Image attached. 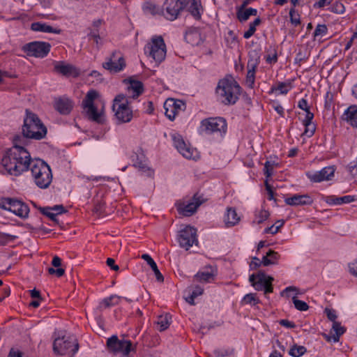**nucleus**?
Wrapping results in <instances>:
<instances>
[{"instance_id": "4468645a", "label": "nucleus", "mask_w": 357, "mask_h": 357, "mask_svg": "<svg viewBox=\"0 0 357 357\" xmlns=\"http://www.w3.org/2000/svg\"><path fill=\"white\" fill-rule=\"evenodd\" d=\"M177 240L181 248H185L186 250H189L193 244L197 245L198 243L197 229L189 225L185 226L179 230Z\"/></svg>"}, {"instance_id": "a18cd8bd", "label": "nucleus", "mask_w": 357, "mask_h": 357, "mask_svg": "<svg viewBox=\"0 0 357 357\" xmlns=\"http://www.w3.org/2000/svg\"><path fill=\"white\" fill-rule=\"evenodd\" d=\"M144 9L146 12H148L152 15H157L162 13V8L156 6L154 4L147 3L144 6Z\"/></svg>"}, {"instance_id": "ea45409f", "label": "nucleus", "mask_w": 357, "mask_h": 357, "mask_svg": "<svg viewBox=\"0 0 357 357\" xmlns=\"http://www.w3.org/2000/svg\"><path fill=\"white\" fill-rule=\"evenodd\" d=\"M185 38L188 43H190L192 45L195 43L197 44L198 42L193 40V38H195L197 40H199L200 38V34L197 31H189L186 32Z\"/></svg>"}, {"instance_id": "6e6d98bb", "label": "nucleus", "mask_w": 357, "mask_h": 357, "mask_svg": "<svg viewBox=\"0 0 357 357\" xmlns=\"http://www.w3.org/2000/svg\"><path fill=\"white\" fill-rule=\"evenodd\" d=\"M48 273L50 275L55 274L57 277H61L65 273V270L62 268H58L56 269L50 267L47 269Z\"/></svg>"}, {"instance_id": "473e14b6", "label": "nucleus", "mask_w": 357, "mask_h": 357, "mask_svg": "<svg viewBox=\"0 0 357 357\" xmlns=\"http://www.w3.org/2000/svg\"><path fill=\"white\" fill-rule=\"evenodd\" d=\"M121 297L116 295H112L108 298H105L100 303V308H107L111 306L117 305L119 303Z\"/></svg>"}, {"instance_id": "20e7f679", "label": "nucleus", "mask_w": 357, "mask_h": 357, "mask_svg": "<svg viewBox=\"0 0 357 357\" xmlns=\"http://www.w3.org/2000/svg\"><path fill=\"white\" fill-rule=\"evenodd\" d=\"M35 184L41 189L47 188L52 181L50 166L43 160L33 159L29 167Z\"/></svg>"}, {"instance_id": "2f4dec72", "label": "nucleus", "mask_w": 357, "mask_h": 357, "mask_svg": "<svg viewBox=\"0 0 357 357\" xmlns=\"http://www.w3.org/2000/svg\"><path fill=\"white\" fill-rule=\"evenodd\" d=\"M332 330L335 332L333 335V342H339L340 337L344 333L346 328L341 326V324L337 321H334L332 326Z\"/></svg>"}, {"instance_id": "a878e982", "label": "nucleus", "mask_w": 357, "mask_h": 357, "mask_svg": "<svg viewBox=\"0 0 357 357\" xmlns=\"http://www.w3.org/2000/svg\"><path fill=\"white\" fill-rule=\"evenodd\" d=\"M72 107V102L66 98H59L55 102V109L62 114H69Z\"/></svg>"}, {"instance_id": "e2e57ef3", "label": "nucleus", "mask_w": 357, "mask_h": 357, "mask_svg": "<svg viewBox=\"0 0 357 357\" xmlns=\"http://www.w3.org/2000/svg\"><path fill=\"white\" fill-rule=\"evenodd\" d=\"M325 201L327 204L330 205H339L338 197H336L335 195L327 196L325 198Z\"/></svg>"}, {"instance_id": "72a5a7b5", "label": "nucleus", "mask_w": 357, "mask_h": 357, "mask_svg": "<svg viewBox=\"0 0 357 357\" xmlns=\"http://www.w3.org/2000/svg\"><path fill=\"white\" fill-rule=\"evenodd\" d=\"M214 276L215 274L211 270V271H199L195 275V278L199 282H210L214 279Z\"/></svg>"}, {"instance_id": "338daca9", "label": "nucleus", "mask_w": 357, "mask_h": 357, "mask_svg": "<svg viewBox=\"0 0 357 357\" xmlns=\"http://www.w3.org/2000/svg\"><path fill=\"white\" fill-rule=\"evenodd\" d=\"M104 23V21L101 19H98L94 20L92 22V29H90L91 31H97V30L99 31L100 26Z\"/></svg>"}, {"instance_id": "0e129e2a", "label": "nucleus", "mask_w": 357, "mask_h": 357, "mask_svg": "<svg viewBox=\"0 0 357 357\" xmlns=\"http://www.w3.org/2000/svg\"><path fill=\"white\" fill-rule=\"evenodd\" d=\"M262 264V259L260 261L259 258L255 257L252 258V260L250 264V267L251 269H257Z\"/></svg>"}, {"instance_id": "4c0bfd02", "label": "nucleus", "mask_w": 357, "mask_h": 357, "mask_svg": "<svg viewBox=\"0 0 357 357\" xmlns=\"http://www.w3.org/2000/svg\"><path fill=\"white\" fill-rule=\"evenodd\" d=\"M310 53L306 48L300 49L294 59L295 63H300L308 59Z\"/></svg>"}, {"instance_id": "de8ad7c7", "label": "nucleus", "mask_w": 357, "mask_h": 357, "mask_svg": "<svg viewBox=\"0 0 357 357\" xmlns=\"http://www.w3.org/2000/svg\"><path fill=\"white\" fill-rule=\"evenodd\" d=\"M121 104H126V105L129 104L128 98L123 94H119L114 98L112 107H116Z\"/></svg>"}, {"instance_id": "c9c22d12", "label": "nucleus", "mask_w": 357, "mask_h": 357, "mask_svg": "<svg viewBox=\"0 0 357 357\" xmlns=\"http://www.w3.org/2000/svg\"><path fill=\"white\" fill-rule=\"evenodd\" d=\"M306 351L307 349L305 347L294 344L290 349L289 354L293 357H300L303 356Z\"/></svg>"}, {"instance_id": "c756f323", "label": "nucleus", "mask_w": 357, "mask_h": 357, "mask_svg": "<svg viewBox=\"0 0 357 357\" xmlns=\"http://www.w3.org/2000/svg\"><path fill=\"white\" fill-rule=\"evenodd\" d=\"M280 255L272 250H269L266 255L262 257V264L265 266L278 264Z\"/></svg>"}, {"instance_id": "ddd939ff", "label": "nucleus", "mask_w": 357, "mask_h": 357, "mask_svg": "<svg viewBox=\"0 0 357 357\" xmlns=\"http://www.w3.org/2000/svg\"><path fill=\"white\" fill-rule=\"evenodd\" d=\"M51 45L49 43L43 41H33L22 46V50L28 56L36 58L45 57L50 51Z\"/></svg>"}, {"instance_id": "a19ab883", "label": "nucleus", "mask_w": 357, "mask_h": 357, "mask_svg": "<svg viewBox=\"0 0 357 357\" xmlns=\"http://www.w3.org/2000/svg\"><path fill=\"white\" fill-rule=\"evenodd\" d=\"M242 303L243 304H250L252 305H255L256 304L259 303V300L257 298L255 294L250 293V294H246L243 297V298L242 300Z\"/></svg>"}, {"instance_id": "2eb2a0df", "label": "nucleus", "mask_w": 357, "mask_h": 357, "mask_svg": "<svg viewBox=\"0 0 357 357\" xmlns=\"http://www.w3.org/2000/svg\"><path fill=\"white\" fill-rule=\"evenodd\" d=\"M259 63V56L256 52L249 54V59L247 64L248 73L246 76V84L252 89L255 84V71Z\"/></svg>"}, {"instance_id": "9b49d317", "label": "nucleus", "mask_w": 357, "mask_h": 357, "mask_svg": "<svg viewBox=\"0 0 357 357\" xmlns=\"http://www.w3.org/2000/svg\"><path fill=\"white\" fill-rule=\"evenodd\" d=\"M227 131V122L222 117H211L202 121L199 132L206 135L214 132L225 134Z\"/></svg>"}, {"instance_id": "0eeeda50", "label": "nucleus", "mask_w": 357, "mask_h": 357, "mask_svg": "<svg viewBox=\"0 0 357 357\" xmlns=\"http://www.w3.org/2000/svg\"><path fill=\"white\" fill-rule=\"evenodd\" d=\"M166 45L162 36H154L144 47V52L156 63H161L166 56Z\"/></svg>"}, {"instance_id": "423d86ee", "label": "nucleus", "mask_w": 357, "mask_h": 357, "mask_svg": "<svg viewBox=\"0 0 357 357\" xmlns=\"http://www.w3.org/2000/svg\"><path fill=\"white\" fill-rule=\"evenodd\" d=\"M109 353L121 354V357H131V352H135L136 345L133 346L130 340H119L116 335H112L107 341Z\"/></svg>"}, {"instance_id": "13d9d810", "label": "nucleus", "mask_w": 357, "mask_h": 357, "mask_svg": "<svg viewBox=\"0 0 357 357\" xmlns=\"http://www.w3.org/2000/svg\"><path fill=\"white\" fill-rule=\"evenodd\" d=\"M325 313L330 321H331L333 323H334V321H336L337 315L335 310L333 309L326 308Z\"/></svg>"}, {"instance_id": "5701e85b", "label": "nucleus", "mask_w": 357, "mask_h": 357, "mask_svg": "<svg viewBox=\"0 0 357 357\" xmlns=\"http://www.w3.org/2000/svg\"><path fill=\"white\" fill-rule=\"evenodd\" d=\"M54 69L57 73L64 76L78 75L77 69L73 65L66 64L63 61L56 62L54 64Z\"/></svg>"}, {"instance_id": "c85d7f7f", "label": "nucleus", "mask_w": 357, "mask_h": 357, "mask_svg": "<svg viewBox=\"0 0 357 357\" xmlns=\"http://www.w3.org/2000/svg\"><path fill=\"white\" fill-rule=\"evenodd\" d=\"M142 258L144 259L147 262V264L151 266V269L154 272L156 280L160 282H163L164 278L161 273L160 272L159 269L158 268L156 263L151 257V256L149 255L148 254H144L142 255Z\"/></svg>"}, {"instance_id": "1a4fd4ad", "label": "nucleus", "mask_w": 357, "mask_h": 357, "mask_svg": "<svg viewBox=\"0 0 357 357\" xmlns=\"http://www.w3.org/2000/svg\"><path fill=\"white\" fill-rule=\"evenodd\" d=\"M98 96L95 90H90L87 92L84 99L82 100V107L90 119L98 123H102L104 117L102 112H98L94 105V100Z\"/></svg>"}, {"instance_id": "58836bf2", "label": "nucleus", "mask_w": 357, "mask_h": 357, "mask_svg": "<svg viewBox=\"0 0 357 357\" xmlns=\"http://www.w3.org/2000/svg\"><path fill=\"white\" fill-rule=\"evenodd\" d=\"M88 38L89 39H93L94 43H96V47L98 50H99L100 48V47L102 45V39L100 36V34L98 33V30H97V31H91L89 33H88Z\"/></svg>"}, {"instance_id": "79ce46f5", "label": "nucleus", "mask_w": 357, "mask_h": 357, "mask_svg": "<svg viewBox=\"0 0 357 357\" xmlns=\"http://www.w3.org/2000/svg\"><path fill=\"white\" fill-rule=\"evenodd\" d=\"M292 301L296 310L299 311H306L309 309V306L305 301H301L296 296L292 298Z\"/></svg>"}, {"instance_id": "6e6552de", "label": "nucleus", "mask_w": 357, "mask_h": 357, "mask_svg": "<svg viewBox=\"0 0 357 357\" xmlns=\"http://www.w3.org/2000/svg\"><path fill=\"white\" fill-rule=\"evenodd\" d=\"M79 349L77 339L73 335L62 336L56 338L53 343L54 352L59 355H65L69 352L75 354Z\"/></svg>"}, {"instance_id": "37998d69", "label": "nucleus", "mask_w": 357, "mask_h": 357, "mask_svg": "<svg viewBox=\"0 0 357 357\" xmlns=\"http://www.w3.org/2000/svg\"><path fill=\"white\" fill-rule=\"evenodd\" d=\"M329 9L331 12L337 14H343L345 11V7L340 1H335Z\"/></svg>"}, {"instance_id": "bf43d9fd", "label": "nucleus", "mask_w": 357, "mask_h": 357, "mask_svg": "<svg viewBox=\"0 0 357 357\" xmlns=\"http://www.w3.org/2000/svg\"><path fill=\"white\" fill-rule=\"evenodd\" d=\"M289 15H290L291 22L293 24H294L295 26H297L301 23L300 18L298 15H297V16H296L295 10L294 8H291L290 10Z\"/></svg>"}, {"instance_id": "4d7b16f0", "label": "nucleus", "mask_w": 357, "mask_h": 357, "mask_svg": "<svg viewBox=\"0 0 357 357\" xmlns=\"http://www.w3.org/2000/svg\"><path fill=\"white\" fill-rule=\"evenodd\" d=\"M48 273L50 275L55 274L57 277H61L65 273V270L62 268H58L56 269L50 267L47 269Z\"/></svg>"}, {"instance_id": "dca6fc26", "label": "nucleus", "mask_w": 357, "mask_h": 357, "mask_svg": "<svg viewBox=\"0 0 357 357\" xmlns=\"http://www.w3.org/2000/svg\"><path fill=\"white\" fill-rule=\"evenodd\" d=\"M203 203V199L197 195H195L191 201L185 204V202H180L177 204V210L179 214L184 216H190L196 212L197 208Z\"/></svg>"}, {"instance_id": "052dcab7", "label": "nucleus", "mask_w": 357, "mask_h": 357, "mask_svg": "<svg viewBox=\"0 0 357 357\" xmlns=\"http://www.w3.org/2000/svg\"><path fill=\"white\" fill-rule=\"evenodd\" d=\"M136 167H138L141 170L147 173V176H151L153 174V172L146 165L142 162H139L135 165Z\"/></svg>"}, {"instance_id": "69168bd1", "label": "nucleus", "mask_w": 357, "mask_h": 357, "mask_svg": "<svg viewBox=\"0 0 357 357\" xmlns=\"http://www.w3.org/2000/svg\"><path fill=\"white\" fill-rule=\"evenodd\" d=\"M333 0H319L314 4V8H324L326 5H329Z\"/></svg>"}, {"instance_id": "a211bd4d", "label": "nucleus", "mask_w": 357, "mask_h": 357, "mask_svg": "<svg viewBox=\"0 0 357 357\" xmlns=\"http://www.w3.org/2000/svg\"><path fill=\"white\" fill-rule=\"evenodd\" d=\"M335 168L333 166L325 167L320 171L314 172H308L307 176L308 178L314 183H319L324 181L331 180L334 176Z\"/></svg>"}, {"instance_id": "f03ea898", "label": "nucleus", "mask_w": 357, "mask_h": 357, "mask_svg": "<svg viewBox=\"0 0 357 357\" xmlns=\"http://www.w3.org/2000/svg\"><path fill=\"white\" fill-rule=\"evenodd\" d=\"M185 8L195 20L201 19L203 8L200 0H165L162 15L167 20L173 21Z\"/></svg>"}, {"instance_id": "6ab92c4d", "label": "nucleus", "mask_w": 357, "mask_h": 357, "mask_svg": "<svg viewBox=\"0 0 357 357\" xmlns=\"http://www.w3.org/2000/svg\"><path fill=\"white\" fill-rule=\"evenodd\" d=\"M112 109L119 123H128L132 120L133 116L132 110L126 104L112 107Z\"/></svg>"}, {"instance_id": "49530a36", "label": "nucleus", "mask_w": 357, "mask_h": 357, "mask_svg": "<svg viewBox=\"0 0 357 357\" xmlns=\"http://www.w3.org/2000/svg\"><path fill=\"white\" fill-rule=\"evenodd\" d=\"M158 324L160 326V331L166 330L169 326V321L167 315L159 317Z\"/></svg>"}, {"instance_id": "5fc2aeb1", "label": "nucleus", "mask_w": 357, "mask_h": 357, "mask_svg": "<svg viewBox=\"0 0 357 357\" xmlns=\"http://www.w3.org/2000/svg\"><path fill=\"white\" fill-rule=\"evenodd\" d=\"M354 201H355V197H354V196H351V195H346V196L338 197V202H339L338 204L339 205H341L343 204H349Z\"/></svg>"}, {"instance_id": "39448f33", "label": "nucleus", "mask_w": 357, "mask_h": 357, "mask_svg": "<svg viewBox=\"0 0 357 357\" xmlns=\"http://www.w3.org/2000/svg\"><path fill=\"white\" fill-rule=\"evenodd\" d=\"M240 86L236 82L229 79L219 81L216 93L219 100L225 105L234 104L238 99Z\"/></svg>"}, {"instance_id": "3c124183", "label": "nucleus", "mask_w": 357, "mask_h": 357, "mask_svg": "<svg viewBox=\"0 0 357 357\" xmlns=\"http://www.w3.org/2000/svg\"><path fill=\"white\" fill-rule=\"evenodd\" d=\"M233 353L231 349H218L214 351L215 357H226L230 356Z\"/></svg>"}, {"instance_id": "bb28decb", "label": "nucleus", "mask_w": 357, "mask_h": 357, "mask_svg": "<svg viewBox=\"0 0 357 357\" xmlns=\"http://www.w3.org/2000/svg\"><path fill=\"white\" fill-rule=\"evenodd\" d=\"M257 15V10L255 8H250L245 9V8L238 7L236 11L237 19L241 22H245L249 19L251 15L255 16Z\"/></svg>"}, {"instance_id": "7ed1b4c3", "label": "nucleus", "mask_w": 357, "mask_h": 357, "mask_svg": "<svg viewBox=\"0 0 357 357\" xmlns=\"http://www.w3.org/2000/svg\"><path fill=\"white\" fill-rule=\"evenodd\" d=\"M47 128L38 116L29 109H26V116L22 127V142L26 139L40 140L45 137Z\"/></svg>"}, {"instance_id": "603ef678", "label": "nucleus", "mask_w": 357, "mask_h": 357, "mask_svg": "<svg viewBox=\"0 0 357 357\" xmlns=\"http://www.w3.org/2000/svg\"><path fill=\"white\" fill-rule=\"evenodd\" d=\"M291 88V83L281 82L279 83L276 90H279L281 94H287Z\"/></svg>"}, {"instance_id": "09e8293b", "label": "nucleus", "mask_w": 357, "mask_h": 357, "mask_svg": "<svg viewBox=\"0 0 357 357\" xmlns=\"http://www.w3.org/2000/svg\"><path fill=\"white\" fill-rule=\"evenodd\" d=\"M41 213L50 218V220L56 222V213L52 212V209L50 207L40 208Z\"/></svg>"}, {"instance_id": "4be33fe9", "label": "nucleus", "mask_w": 357, "mask_h": 357, "mask_svg": "<svg viewBox=\"0 0 357 357\" xmlns=\"http://www.w3.org/2000/svg\"><path fill=\"white\" fill-rule=\"evenodd\" d=\"M342 119L351 126L357 128V105H350L344 112Z\"/></svg>"}, {"instance_id": "e433bc0d", "label": "nucleus", "mask_w": 357, "mask_h": 357, "mask_svg": "<svg viewBox=\"0 0 357 357\" xmlns=\"http://www.w3.org/2000/svg\"><path fill=\"white\" fill-rule=\"evenodd\" d=\"M269 217V212L266 210L261 209L255 213V218L253 220L254 223L261 224L264 222Z\"/></svg>"}, {"instance_id": "cd10ccee", "label": "nucleus", "mask_w": 357, "mask_h": 357, "mask_svg": "<svg viewBox=\"0 0 357 357\" xmlns=\"http://www.w3.org/2000/svg\"><path fill=\"white\" fill-rule=\"evenodd\" d=\"M31 29L34 31H40L43 33H60L61 29H55L52 26L42 22H33L31 24Z\"/></svg>"}, {"instance_id": "f257e3e1", "label": "nucleus", "mask_w": 357, "mask_h": 357, "mask_svg": "<svg viewBox=\"0 0 357 357\" xmlns=\"http://www.w3.org/2000/svg\"><path fill=\"white\" fill-rule=\"evenodd\" d=\"M22 137L17 135L13 139V146L7 149L1 159V165L13 176H20L29 169L33 161L30 153L24 148Z\"/></svg>"}, {"instance_id": "b1692460", "label": "nucleus", "mask_w": 357, "mask_h": 357, "mask_svg": "<svg viewBox=\"0 0 357 357\" xmlns=\"http://www.w3.org/2000/svg\"><path fill=\"white\" fill-rule=\"evenodd\" d=\"M128 98H137L144 91L143 84L140 81L130 80L127 87Z\"/></svg>"}, {"instance_id": "c03bdc74", "label": "nucleus", "mask_w": 357, "mask_h": 357, "mask_svg": "<svg viewBox=\"0 0 357 357\" xmlns=\"http://www.w3.org/2000/svg\"><path fill=\"white\" fill-rule=\"evenodd\" d=\"M305 126V130L303 135H306L308 137H312L315 132V125L312 123V122H306L303 123Z\"/></svg>"}, {"instance_id": "774afa93", "label": "nucleus", "mask_w": 357, "mask_h": 357, "mask_svg": "<svg viewBox=\"0 0 357 357\" xmlns=\"http://www.w3.org/2000/svg\"><path fill=\"white\" fill-rule=\"evenodd\" d=\"M279 323L281 326H284L288 328H294L296 326V325L294 322L290 321L287 319H281L279 321Z\"/></svg>"}, {"instance_id": "680f3d73", "label": "nucleus", "mask_w": 357, "mask_h": 357, "mask_svg": "<svg viewBox=\"0 0 357 357\" xmlns=\"http://www.w3.org/2000/svg\"><path fill=\"white\" fill-rule=\"evenodd\" d=\"M164 109L165 110V116L171 121H173L175 119L176 115L175 111L173 109H170V107H165L164 105Z\"/></svg>"}, {"instance_id": "393cba45", "label": "nucleus", "mask_w": 357, "mask_h": 357, "mask_svg": "<svg viewBox=\"0 0 357 357\" xmlns=\"http://www.w3.org/2000/svg\"><path fill=\"white\" fill-rule=\"evenodd\" d=\"M241 220L240 216L237 214L235 208H227V212L224 217V222L227 227H231L237 225Z\"/></svg>"}, {"instance_id": "f704fd0d", "label": "nucleus", "mask_w": 357, "mask_h": 357, "mask_svg": "<svg viewBox=\"0 0 357 357\" xmlns=\"http://www.w3.org/2000/svg\"><path fill=\"white\" fill-rule=\"evenodd\" d=\"M260 23V18H256L250 24L248 30L243 33V37L246 39L250 38L255 33L256 31V26L259 25Z\"/></svg>"}, {"instance_id": "f3484780", "label": "nucleus", "mask_w": 357, "mask_h": 357, "mask_svg": "<svg viewBox=\"0 0 357 357\" xmlns=\"http://www.w3.org/2000/svg\"><path fill=\"white\" fill-rule=\"evenodd\" d=\"M174 145L178 152L187 159H195L197 151L184 142L180 135L173 136Z\"/></svg>"}, {"instance_id": "aec40b11", "label": "nucleus", "mask_w": 357, "mask_h": 357, "mask_svg": "<svg viewBox=\"0 0 357 357\" xmlns=\"http://www.w3.org/2000/svg\"><path fill=\"white\" fill-rule=\"evenodd\" d=\"M116 52H113L111 57L107 59V61L102 63V67L110 73H119L126 67V61L123 56L118 58L115 61V54Z\"/></svg>"}, {"instance_id": "8fccbe9b", "label": "nucleus", "mask_w": 357, "mask_h": 357, "mask_svg": "<svg viewBox=\"0 0 357 357\" xmlns=\"http://www.w3.org/2000/svg\"><path fill=\"white\" fill-rule=\"evenodd\" d=\"M328 31L327 26L326 24H318L314 31V37L317 36H324L326 34Z\"/></svg>"}, {"instance_id": "7c9ffc66", "label": "nucleus", "mask_w": 357, "mask_h": 357, "mask_svg": "<svg viewBox=\"0 0 357 357\" xmlns=\"http://www.w3.org/2000/svg\"><path fill=\"white\" fill-rule=\"evenodd\" d=\"M165 106L173 109L176 114L181 111H184L185 109V104L183 101L173 98H168L165 102Z\"/></svg>"}, {"instance_id": "412c9836", "label": "nucleus", "mask_w": 357, "mask_h": 357, "mask_svg": "<svg viewBox=\"0 0 357 357\" xmlns=\"http://www.w3.org/2000/svg\"><path fill=\"white\" fill-rule=\"evenodd\" d=\"M285 203L290 206L310 205L312 199L307 195H294L291 197L286 198Z\"/></svg>"}, {"instance_id": "9d476101", "label": "nucleus", "mask_w": 357, "mask_h": 357, "mask_svg": "<svg viewBox=\"0 0 357 357\" xmlns=\"http://www.w3.org/2000/svg\"><path fill=\"white\" fill-rule=\"evenodd\" d=\"M0 208L12 212L15 215L25 218L29 212V206L22 202L10 197L0 198Z\"/></svg>"}, {"instance_id": "f8f14e48", "label": "nucleus", "mask_w": 357, "mask_h": 357, "mask_svg": "<svg viewBox=\"0 0 357 357\" xmlns=\"http://www.w3.org/2000/svg\"><path fill=\"white\" fill-rule=\"evenodd\" d=\"M273 278L267 275L264 272L259 271L257 274H252L249 277V281L252 286L257 291H264V294L273 292L272 282Z\"/></svg>"}, {"instance_id": "864d4df0", "label": "nucleus", "mask_w": 357, "mask_h": 357, "mask_svg": "<svg viewBox=\"0 0 357 357\" xmlns=\"http://www.w3.org/2000/svg\"><path fill=\"white\" fill-rule=\"evenodd\" d=\"M264 174L266 178H269L273 174V165L269 162L266 161L264 165Z\"/></svg>"}]
</instances>
